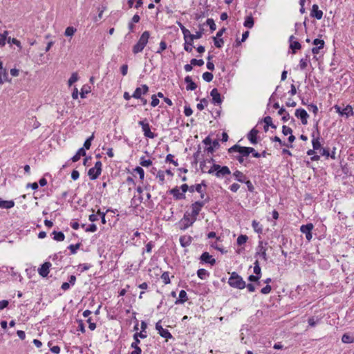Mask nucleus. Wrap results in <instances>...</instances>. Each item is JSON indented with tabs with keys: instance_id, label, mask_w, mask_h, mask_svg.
<instances>
[{
	"instance_id": "1",
	"label": "nucleus",
	"mask_w": 354,
	"mask_h": 354,
	"mask_svg": "<svg viewBox=\"0 0 354 354\" xmlns=\"http://www.w3.org/2000/svg\"><path fill=\"white\" fill-rule=\"evenodd\" d=\"M149 37L150 33L149 31L146 30L143 32L141 36L140 37L138 42L132 48L133 53L136 55L139 53H141L145 48V47L147 46Z\"/></svg>"
},
{
	"instance_id": "2",
	"label": "nucleus",
	"mask_w": 354,
	"mask_h": 354,
	"mask_svg": "<svg viewBox=\"0 0 354 354\" xmlns=\"http://www.w3.org/2000/svg\"><path fill=\"white\" fill-rule=\"evenodd\" d=\"M207 173L209 174H214L217 178H223L225 176L230 174L231 171L227 166H221L217 164H214L207 171Z\"/></svg>"
},
{
	"instance_id": "3",
	"label": "nucleus",
	"mask_w": 354,
	"mask_h": 354,
	"mask_svg": "<svg viewBox=\"0 0 354 354\" xmlns=\"http://www.w3.org/2000/svg\"><path fill=\"white\" fill-rule=\"evenodd\" d=\"M228 283L231 287L243 289L245 288V282L243 280L242 277L236 272H233L228 279Z\"/></svg>"
},
{
	"instance_id": "4",
	"label": "nucleus",
	"mask_w": 354,
	"mask_h": 354,
	"mask_svg": "<svg viewBox=\"0 0 354 354\" xmlns=\"http://www.w3.org/2000/svg\"><path fill=\"white\" fill-rule=\"evenodd\" d=\"M252 151H254V148L249 147H241L239 145H235L229 149L230 153L237 152L244 157L248 156Z\"/></svg>"
},
{
	"instance_id": "5",
	"label": "nucleus",
	"mask_w": 354,
	"mask_h": 354,
	"mask_svg": "<svg viewBox=\"0 0 354 354\" xmlns=\"http://www.w3.org/2000/svg\"><path fill=\"white\" fill-rule=\"evenodd\" d=\"M102 162L97 161L95 166L88 170V175L91 180H95L99 177L102 172Z\"/></svg>"
},
{
	"instance_id": "6",
	"label": "nucleus",
	"mask_w": 354,
	"mask_h": 354,
	"mask_svg": "<svg viewBox=\"0 0 354 354\" xmlns=\"http://www.w3.org/2000/svg\"><path fill=\"white\" fill-rule=\"evenodd\" d=\"M209 197L205 198V201H196L192 205V212L189 214L193 217L197 219V216L199 214L202 207L205 205V202L209 201Z\"/></svg>"
},
{
	"instance_id": "7",
	"label": "nucleus",
	"mask_w": 354,
	"mask_h": 354,
	"mask_svg": "<svg viewBox=\"0 0 354 354\" xmlns=\"http://www.w3.org/2000/svg\"><path fill=\"white\" fill-rule=\"evenodd\" d=\"M138 124L140 126H141V127L142 129V131H143L145 137L149 138H155L156 135L153 132L151 131L149 124L146 122V120L139 121Z\"/></svg>"
},
{
	"instance_id": "8",
	"label": "nucleus",
	"mask_w": 354,
	"mask_h": 354,
	"mask_svg": "<svg viewBox=\"0 0 354 354\" xmlns=\"http://www.w3.org/2000/svg\"><path fill=\"white\" fill-rule=\"evenodd\" d=\"M319 137H320V135H319V131L318 130V127H317V124L316 125V132H313L312 133V138H313V140H312V144H313V147L314 149V150H318L321 148V143L319 142Z\"/></svg>"
},
{
	"instance_id": "9",
	"label": "nucleus",
	"mask_w": 354,
	"mask_h": 354,
	"mask_svg": "<svg viewBox=\"0 0 354 354\" xmlns=\"http://www.w3.org/2000/svg\"><path fill=\"white\" fill-rule=\"evenodd\" d=\"M160 323L161 322L159 321L156 324V329L158 330V334L166 339H171L172 337L171 334L167 329L163 328Z\"/></svg>"
},
{
	"instance_id": "10",
	"label": "nucleus",
	"mask_w": 354,
	"mask_h": 354,
	"mask_svg": "<svg viewBox=\"0 0 354 354\" xmlns=\"http://www.w3.org/2000/svg\"><path fill=\"white\" fill-rule=\"evenodd\" d=\"M314 226L312 223H308L306 225H302L300 227V231L305 234L306 238L308 241H310L312 239V233L311 231L313 229Z\"/></svg>"
},
{
	"instance_id": "11",
	"label": "nucleus",
	"mask_w": 354,
	"mask_h": 354,
	"mask_svg": "<svg viewBox=\"0 0 354 354\" xmlns=\"http://www.w3.org/2000/svg\"><path fill=\"white\" fill-rule=\"evenodd\" d=\"M295 116L298 118H300L301 123L304 125L308 123V118L309 117L308 113L306 110L303 109H297L295 111Z\"/></svg>"
},
{
	"instance_id": "12",
	"label": "nucleus",
	"mask_w": 354,
	"mask_h": 354,
	"mask_svg": "<svg viewBox=\"0 0 354 354\" xmlns=\"http://www.w3.org/2000/svg\"><path fill=\"white\" fill-rule=\"evenodd\" d=\"M196 221V218L193 217L189 214H185L181 220L182 223L183 224V229L185 230L188 228L189 226L192 225V224Z\"/></svg>"
},
{
	"instance_id": "13",
	"label": "nucleus",
	"mask_w": 354,
	"mask_h": 354,
	"mask_svg": "<svg viewBox=\"0 0 354 354\" xmlns=\"http://www.w3.org/2000/svg\"><path fill=\"white\" fill-rule=\"evenodd\" d=\"M149 91V87L146 84H143L142 87H138L133 92L132 97L136 99H141L142 95L146 94Z\"/></svg>"
},
{
	"instance_id": "14",
	"label": "nucleus",
	"mask_w": 354,
	"mask_h": 354,
	"mask_svg": "<svg viewBox=\"0 0 354 354\" xmlns=\"http://www.w3.org/2000/svg\"><path fill=\"white\" fill-rule=\"evenodd\" d=\"M200 260L202 262L209 263L211 266H214L216 263L215 259L212 255H210L207 252H205L201 254Z\"/></svg>"
},
{
	"instance_id": "15",
	"label": "nucleus",
	"mask_w": 354,
	"mask_h": 354,
	"mask_svg": "<svg viewBox=\"0 0 354 354\" xmlns=\"http://www.w3.org/2000/svg\"><path fill=\"white\" fill-rule=\"evenodd\" d=\"M50 267H51V263L50 262H45L38 269V273L42 277H46L48 276V274L49 273V270H50Z\"/></svg>"
},
{
	"instance_id": "16",
	"label": "nucleus",
	"mask_w": 354,
	"mask_h": 354,
	"mask_svg": "<svg viewBox=\"0 0 354 354\" xmlns=\"http://www.w3.org/2000/svg\"><path fill=\"white\" fill-rule=\"evenodd\" d=\"M313 44L315 46V47L312 48V53L316 55L319 53L320 49L324 48V41L319 39H315L313 40Z\"/></svg>"
},
{
	"instance_id": "17",
	"label": "nucleus",
	"mask_w": 354,
	"mask_h": 354,
	"mask_svg": "<svg viewBox=\"0 0 354 354\" xmlns=\"http://www.w3.org/2000/svg\"><path fill=\"white\" fill-rule=\"evenodd\" d=\"M169 194H171L176 200H180L185 198V194L180 192L178 187H175L169 190Z\"/></svg>"
},
{
	"instance_id": "18",
	"label": "nucleus",
	"mask_w": 354,
	"mask_h": 354,
	"mask_svg": "<svg viewBox=\"0 0 354 354\" xmlns=\"http://www.w3.org/2000/svg\"><path fill=\"white\" fill-rule=\"evenodd\" d=\"M210 95L212 97V102L214 104H220L222 102L221 94L218 93L217 88H213L210 92Z\"/></svg>"
},
{
	"instance_id": "19",
	"label": "nucleus",
	"mask_w": 354,
	"mask_h": 354,
	"mask_svg": "<svg viewBox=\"0 0 354 354\" xmlns=\"http://www.w3.org/2000/svg\"><path fill=\"white\" fill-rule=\"evenodd\" d=\"M310 16L312 17H315L317 19L319 20L323 17V12L319 10V7L317 4H314L312 6V10L310 12Z\"/></svg>"
},
{
	"instance_id": "20",
	"label": "nucleus",
	"mask_w": 354,
	"mask_h": 354,
	"mask_svg": "<svg viewBox=\"0 0 354 354\" xmlns=\"http://www.w3.org/2000/svg\"><path fill=\"white\" fill-rule=\"evenodd\" d=\"M294 39L295 37L293 35L289 37L290 48L292 50V53H295L297 50H299L301 48L300 43Z\"/></svg>"
},
{
	"instance_id": "21",
	"label": "nucleus",
	"mask_w": 354,
	"mask_h": 354,
	"mask_svg": "<svg viewBox=\"0 0 354 354\" xmlns=\"http://www.w3.org/2000/svg\"><path fill=\"white\" fill-rule=\"evenodd\" d=\"M259 131L255 128H253L248 134V139L252 145H255L257 143V134Z\"/></svg>"
},
{
	"instance_id": "22",
	"label": "nucleus",
	"mask_w": 354,
	"mask_h": 354,
	"mask_svg": "<svg viewBox=\"0 0 354 354\" xmlns=\"http://www.w3.org/2000/svg\"><path fill=\"white\" fill-rule=\"evenodd\" d=\"M256 255L261 256L264 261H267L266 248L262 245V242H260Z\"/></svg>"
},
{
	"instance_id": "23",
	"label": "nucleus",
	"mask_w": 354,
	"mask_h": 354,
	"mask_svg": "<svg viewBox=\"0 0 354 354\" xmlns=\"http://www.w3.org/2000/svg\"><path fill=\"white\" fill-rule=\"evenodd\" d=\"M15 205L13 201H5L0 198V207L3 209H10Z\"/></svg>"
},
{
	"instance_id": "24",
	"label": "nucleus",
	"mask_w": 354,
	"mask_h": 354,
	"mask_svg": "<svg viewBox=\"0 0 354 354\" xmlns=\"http://www.w3.org/2000/svg\"><path fill=\"white\" fill-rule=\"evenodd\" d=\"M6 82H10L11 79L8 77L7 70H1L0 71V85L3 84Z\"/></svg>"
},
{
	"instance_id": "25",
	"label": "nucleus",
	"mask_w": 354,
	"mask_h": 354,
	"mask_svg": "<svg viewBox=\"0 0 354 354\" xmlns=\"http://www.w3.org/2000/svg\"><path fill=\"white\" fill-rule=\"evenodd\" d=\"M180 243L182 247H187L192 243V237L190 236H182L180 237Z\"/></svg>"
},
{
	"instance_id": "26",
	"label": "nucleus",
	"mask_w": 354,
	"mask_h": 354,
	"mask_svg": "<svg viewBox=\"0 0 354 354\" xmlns=\"http://www.w3.org/2000/svg\"><path fill=\"white\" fill-rule=\"evenodd\" d=\"M185 82L187 84L186 88L187 91H194L196 88V84L192 81L191 77L187 76Z\"/></svg>"
},
{
	"instance_id": "27",
	"label": "nucleus",
	"mask_w": 354,
	"mask_h": 354,
	"mask_svg": "<svg viewBox=\"0 0 354 354\" xmlns=\"http://www.w3.org/2000/svg\"><path fill=\"white\" fill-rule=\"evenodd\" d=\"M354 115L353 107L351 105H347L344 109H342V116L349 118Z\"/></svg>"
},
{
	"instance_id": "28",
	"label": "nucleus",
	"mask_w": 354,
	"mask_h": 354,
	"mask_svg": "<svg viewBox=\"0 0 354 354\" xmlns=\"http://www.w3.org/2000/svg\"><path fill=\"white\" fill-rule=\"evenodd\" d=\"M86 155V151L84 148H80L78 149L77 153L72 157L71 160L73 162H77L78 161L81 156H84Z\"/></svg>"
},
{
	"instance_id": "29",
	"label": "nucleus",
	"mask_w": 354,
	"mask_h": 354,
	"mask_svg": "<svg viewBox=\"0 0 354 354\" xmlns=\"http://www.w3.org/2000/svg\"><path fill=\"white\" fill-rule=\"evenodd\" d=\"M278 114L279 115H281L282 118H281V120L284 122H286L288 120H290V114L287 112V111L284 109V108H281L279 109V110L278 111Z\"/></svg>"
},
{
	"instance_id": "30",
	"label": "nucleus",
	"mask_w": 354,
	"mask_h": 354,
	"mask_svg": "<svg viewBox=\"0 0 354 354\" xmlns=\"http://www.w3.org/2000/svg\"><path fill=\"white\" fill-rule=\"evenodd\" d=\"M187 292L182 290L179 292V298L176 301V304H183L187 300Z\"/></svg>"
},
{
	"instance_id": "31",
	"label": "nucleus",
	"mask_w": 354,
	"mask_h": 354,
	"mask_svg": "<svg viewBox=\"0 0 354 354\" xmlns=\"http://www.w3.org/2000/svg\"><path fill=\"white\" fill-rule=\"evenodd\" d=\"M185 44H184V49L187 52H192L193 48V40L189 39V38H184Z\"/></svg>"
},
{
	"instance_id": "32",
	"label": "nucleus",
	"mask_w": 354,
	"mask_h": 354,
	"mask_svg": "<svg viewBox=\"0 0 354 354\" xmlns=\"http://www.w3.org/2000/svg\"><path fill=\"white\" fill-rule=\"evenodd\" d=\"M52 235L53 236V239L57 241H62L65 239V236L62 232L53 231Z\"/></svg>"
},
{
	"instance_id": "33",
	"label": "nucleus",
	"mask_w": 354,
	"mask_h": 354,
	"mask_svg": "<svg viewBox=\"0 0 354 354\" xmlns=\"http://www.w3.org/2000/svg\"><path fill=\"white\" fill-rule=\"evenodd\" d=\"M233 176L235 177V178L241 183H244L245 180V176L240 171H236L234 172Z\"/></svg>"
},
{
	"instance_id": "34",
	"label": "nucleus",
	"mask_w": 354,
	"mask_h": 354,
	"mask_svg": "<svg viewBox=\"0 0 354 354\" xmlns=\"http://www.w3.org/2000/svg\"><path fill=\"white\" fill-rule=\"evenodd\" d=\"M206 187V185L205 183H204V181H203L200 184H196L195 185V190L196 192H197L198 193L201 194V198L202 199L205 198V194L203 192V190L202 189V187Z\"/></svg>"
},
{
	"instance_id": "35",
	"label": "nucleus",
	"mask_w": 354,
	"mask_h": 354,
	"mask_svg": "<svg viewBox=\"0 0 354 354\" xmlns=\"http://www.w3.org/2000/svg\"><path fill=\"white\" fill-rule=\"evenodd\" d=\"M8 31L5 30L3 33L0 34V46L3 47L6 45V41H8Z\"/></svg>"
},
{
	"instance_id": "36",
	"label": "nucleus",
	"mask_w": 354,
	"mask_h": 354,
	"mask_svg": "<svg viewBox=\"0 0 354 354\" xmlns=\"http://www.w3.org/2000/svg\"><path fill=\"white\" fill-rule=\"evenodd\" d=\"M244 26L248 28H252L254 26V19L252 16L246 17L244 24Z\"/></svg>"
},
{
	"instance_id": "37",
	"label": "nucleus",
	"mask_w": 354,
	"mask_h": 354,
	"mask_svg": "<svg viewBox=\"0 0 354 354\" xmlns=\"http://www.w3.org/2000/svg\"><path fill=\"white\" fill-rule=\"evenodd\" d=\"M178 25L179 26L183 34L184 38H189V36L190 35V31L187 29L181 23L178 22Z\"/></svg>"
},
{
	"instance_id": "38",
	"label": "nucleus",
	"mask_w": 354,
	"mask_h": 354,
	"mask_svg": "<svg viewBox=\"0 0 354 354\" xmlns=\"http://www.w3.org/2000/svg\"><path fill=\"white\" fill-rule=\"evenodd\" d=\"M264 122L266 124V127H265V131L268 130V127L270 126L272 128H276V127L272 124V119L270 116H266L263 119Z\"/></svg>"
},
{
	"instance_id": "39",
	"label": "nucleus",
	"mask_w": 354,
	"mask_h": 354,
	"mask_svg": "<svg viewBox=\"0 0 354 354\" xmlns=\"http://www.w3.org/2000/svg\"><path fill=\"white\" fill-rule=\"evenodd\" d=\"M198 277L201 279H205L206 277L209 275V272L205 269H199L197 271Z\"/></svg>"
},
{
	"instance_id": "40",
	"label": "nucleus",
	"mask_w": 354,
	"mask_h": 354,
	"mask_svg": "<svg viewBox=\"0 0 354 354\" xmlns=\"http://www.w3.org/2000/svg\"><path fill=\"white\" fill-rule=\"evenodd\" d=\"M91 92L90 86L87 85H84L81 89L80 96L82 98H85L86 94Z\"/></svg>"
},
{
	"instance_id": "41",
	"label": "nucleus",
	"mask_w": 354,
	"mask_h": 354,
	"mask_svg": "<svg viewBox=\"0 0 354 354\" xmlns=\"http://www.w3.org/2000/svg\"><path fill=\"white\" fill-rule=\"evenodd\" d=\"M76 30V28H73V26L67 27L65 30L64 35L66 37H72L75 34Z\"/></svg>"
},
{
	"instance_id": "42",
	"label": "nucleus",
	"mask_w": 354,
	"mask_h": 354,
	"mask_svg": "<svg viewBox=\"0 0 354 354\" xmlns=\"http://www.w3.org/2000/svg\"><path fill=\"white\" fill-rule=\"evenodd\" d=\"M252 226L256 232H257V233L262 232V227L258 221L254 220L252 223Z\"/></svg>"
},
{
	"instance_id": "43",
	"label": "nucleus",
	"mask_w": 354,
	"mask_h": 354,
	"mask_svg": "<svg viewBox=\"0 0 354 354\" xmlns=\"http://www.w3.org/2000/svg\"><path fill=\"white\" fill-rule=\"evenodd\" d=\"M78 74L77 73H73L68 81L69 86H72L75 82H76L78 80Z\"/></svg>"
},
{
	"instance_id": "44",
	"label": "nucleus",
	"mask_w": 354,
	"mask_h": 354,
	"mask_svg": "<svg viewBox=\"0 0 354 354\" xmlns=\"http://www.w3.org/2000/svg\"><path fill=\"white\" fill-rule=\"evenodd\" d=\"M82 227L85 228V231L88 232H95L97 231V226L95 224H91L88 227H86L85 224L82 225Z\"/></svg>"
},
{
	"instance_id": "45",
	"label": "nucleus",
	"mask_w": 354,
	"mask_h": 354,
	"mask_svg": "<svg viewBox=\"0 0 354 354\" xmlns=\"http://www.w3.org/2000/svg\"><path fill=\"white\" fill-rule=\"evenodd\" d=\"M248 239L246 235H240L236 239V243L239 245H242L247 242Z\"/></svg>"
},
{
	"instance_id": "46",
	"label": "nucleus",
	"mask_w": 354,
	"mask_h": 354,
	"mask_svg": "<svg viewBox=\"0 0 354 354\" xmlns=\"http://www.w3.org/2000/svg\"><path fill=\"white\" fill-rule=\"evenodd\" d=\"M134 171L139 175L140 179L141 180H144L145 178V171L140 167H136L134 169Z\"/></svg>"
},
{
	"instance_id": "47",
	"label": "nucleus",
	"mask_w": 354,
	"mask_h": 354,
	"mask_svg": "<svg viewBox=\"0 0 354 354\" xmlns=\"http://www.w3.org/2000/svg\"><path fill=\"white\" fill-rule=\"evenodd\" d=\"M94 138V134L93 133L89 138H88L84 143V149H89L91 145V142Z\"/></svg>"
},
{
	"instance_id": "48",
	"label": "nucleus",
	"mask_w": 354,
	"mask_h": 354,
	"mask_svg": "<svg viewBox=\"0 0 354 354\" xmlns=\"http://www.w3.org/2000/svg\"><path fill=\"white\" fill-rule=\"evenodd\" d=\"M254 273L256 274L257 276H261V270L259 266V263L258 260H257L254 263Z\"/></svg>"
},
{
	"instance_id": "49",
	"label": "nucleus",
	"mask_w": 354,
	"mask_h": 354,
	"mask_svg": "<svg viewBox=\"0 0 354 354\" xmlns=\"http://www.w3.org/2000/svg\"><path fill=\"white\" fill-rule=\"evenodd\" d=\"M203 79L207 82H210L212 80H213V74L212 73H209V72H205L203 75Z\"/></svg>"
},
{
	"instance_id": "50",
	"label": "nucleus",
	"mask_w": 354,
	"mask_h": 354,
	"mask_svg": "<svg viewBox=\"0 0 354 354\" xmlns=\"http://www.w3.org/2000/svg\"><path fill=\"white\" fill-rule=\"evenodd\" d=\"M140 164L145 167H149L152 165V161L149 159H145L144 157L140 158Z\"/></svg>"
},
{
	"instance_id": "51",
	"label": "nucleus",
	"mask_w": 354,
	"mask_h": 354,
	"mask_svg": "<svg viewBox=\"0 0 354 354\" xmlns=\"http://www.w3.org/2000/svg\"><path fill=\"white\" fill-rule=\"evenodd\" d=\"M342 341L344 343H352L354 342V338L348 334H344L342 337Z\"/></svg>"
},
{
	"instance_id": "52",
	"label": "nucleus",
	"mask_w": 354,
	"mask_h": 354,
	"mask_svg": "<svg viewBox=\"0 0 354 354\" xmlns=\"http://www.w3.org/2000/svg\"><path fill=\"white\" fill-rule=\"evenodd\" d=\"M319 320L320 319L317 317H312L308 319V322L310 326L315 327L319 323Z\"/></svg>"
},
{
	"instance_id": "53",
	"label": "nucleus",
	"mask_w": 354,
	"mask_h": 354,
	"mask_svg": "<svg viewBox=\"0 0 354 354\" xmlns=\"http://www.w3.org/2000/svg\"><path fill=\"white\" fill-rule=\"evenodd\" d=\"M203 36V32L202 31H197L195 34L190 33L189 38L191 40L198 39L201 38Z\"/></svg>"
},
{
	"instance_id": "54",
	"label": "nucleus",
	"mask_w": 354,
	"mask_h": 354,
	"mask_svg": "<svg viewBox=\"0 0 354 354\" xmlns=\"http://www.w3.org/2000/svg\"><path fill=\"white\" fill-rule=\"evenodd\" d=\"M208 102L205 98H203L201 100L200 103L197 104V109L200 111H202L205 106H207Z\"/></svg>"
},
{
	"instance_id": "55",
	"label": "nucleus",
	"mask_w": 354,
	"mask_h": 354,
	"mask_svg": "<svg viewBox=\"0 0 354 354\" xmlns=\"http://www.w3.org/2000/svg\"><path fill=\"white\" fill-rule=\"evenodd\" d=\"M308 56H306V59H301L299 61V67L301 70H304L308 66Z\"/></svg>"
},
{
	"instance_id": "56",
	"label": "nucleus",
	"mask_w": 354,
	"mask_h": 354,
	"mask_svg": "<svg viewBox=\"0 0 354 354\" xmlns=\"http://www.w3.org/2000/svg\"><path fill=\"white\" fill-rule=\"evenodd\" d=\"M8 43L13 44L16 45L19 49L21 48V46L20 41L19 40H17V39H15V38L8 37Z\"/></svg>"
},
{
	"instance_id": "57",
	"label": "nucleus",
	"mask_w": 354,
	"mask_h": 354,
	"mask_svg": "<svg viewBox=\"0 0 354 354\" xmlns=\"http://www.w3.org/2000/svg\"><path fill=\"white\" fill-rule=\"evenodd\" d=\"M161 279L162 280L163 283L165 284H168L170 283V279H169V273L165 272L164 273H162V276H161Z\"/></svg>"
},
{
	"instance_id": "58",
	"label": "nucleus",
	"mask_w": 354,
	"mask_h": 354,
	"mask_svg": "<svg viewBox=\"0 0 354 354\" xmlns=\"http://www.w3.org/2000/svg\"><path fill=\"white\" fill-rule=\"evenodd\" d=\"M190 62H191V64H192V66H201L204 64V61L203 59H192L190 61Z\"/></svg>"
},
{
	"instance_id": "59",
	"label": "nucleus",
	"mask_w": 354,
	"mask_h": 354,
	"mask_svg": "<svg viewBox=\"0 0 354 354\" xmlns=\"http://www.w3.org/2000/svg\"><path fill=\"white\" fill-rule=\"evenodd\" d=\"M214 45L217 48H221L224 43L223 39H218V37H214Z\"/></svg>"
},
{
	"instance_id": "60",
	"label": "nucleus",
	"mask_w": 354,
	"mask_h": 354,
	"mask_svg": "<svg viewBox=\"0 0 354 354\" xmlns=\"http://www.w3.org/2000/svg\"><path fill=\"white\" fill-rule=\"evenodd\" d=\"M167 48V44L165 41H161L160 43V47L158 50L156 51V53L160 54L163 50Z\"/></svg>"
},
{
	"instance_id": "61",
	"label": "nucleus",
	"mask_w": 354,
	"mask_h": 354,
	"mask_svg": "<svg viewBox=\"0 0 354 354\" xmlns=\"http://www.w3.org/2000/svg\"><path fill=\"white\" fill-rule=\"evenodd\" d=\"M206 23L209 26L211 30L214 31L216 30V26L212 19H207Z\"/></svg>"
},
{
	"instance_id": "62",
	"label": "nucleus",
	"mask_w": 354,
	"mask_h": 354,
	"mask_svg": "<svg viewBox=\"0 0 354 354\" xmlns=\"http://www.w3.org/2000/svg\"><path fill=\"white\" fill-rule=\"evenodd\" d=\"M80 244L77 243V244H75V245H70L68 246V249L71 250V254H74L77 252V250L79 249L80 248Z\"/></svg>"
},
{
	"instance_id": "63",
	"label": "nucleus",
	"mask_w": 354,
	"mask_h": 354,
	"mask_svg": "<svg viewBox=\"0 0 354 354\" xmlns=\"http://www.w3.org/2000/svg\"><path fill=\"white\" fill-rule=\"evenodd\" d=\"M308 111H312L315 115H317V113L318 112V108H317V105H315L314 104H309L308 106Z\"/></svg>"
},
{
	"instance_id": "64",
	"label": "nucleus",
	"mask_w": 354,
	"mask_h": 354,
	"mask_svg": "<svg viewBox=\"0 0 354 354\" xmlns=\"http://www.w3.org/2000/svg\"><path fill=\"white\" fill-rule=\"evenodd\" d=\"M282 133L285 136H287V135H289V134L290 135L292 133V130L291 128H290V127H288L287 126L283 125V127H282Z\"/></svg>"
}]
</instances>
